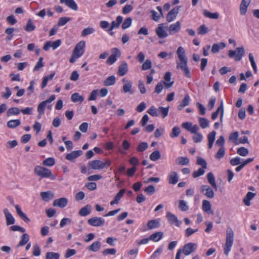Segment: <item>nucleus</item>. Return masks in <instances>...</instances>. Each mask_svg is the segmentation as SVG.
Segmentation results:
<instances>
[{
  "mask_svg": "<svg viewBox=\"0 0 259 259\" xmlns=\"http://www.w3.org/2000/svg\"><path fill=\"white\" fill-rule=\"evenodd\" d=\"M179 68L185 76L187 78L191 77V74L187 65V58L181 54V50H179Z\"/></svg>",
  "mask_w": 259,
  "mask_h": 259,
  "instance_id": "nucleus-1",
  "label": "nucleus"
},
{
  "mask_svg": "<svg viewBox=\"0 0 259 259\" xmlns=\"http://www.w3.org/2000/svg\"><path fill=\"white\" fill-rule=\"evenodd\" d=\"M34 173L41 178H50L51 180H55L56 176L52 174L50 169L46 167L37 165L34 169Z\"/></svg>",
  "mask_w": 259,
  "mask_h": 259,
  "instance_id": "nucleus-2",
  "label": "nucleus"
},
{
  "mask_svg": "<svg viewBox=\"0 0 259 259\" xmlns=\"http://www.w3.org/2000/svg\"><path fill=\"white\" fill-rule=\"evenodd\" d=\"M234 240V233L231 229L228 228L227 230L226 240L224 247V253L228 255L230 252Z\"/></svg>",
  "mask_w": 259,
  "mask_h": 259,
  "instance_id": "nucleus-3",
  "label": "nucleus"
},
{
  "mask_svg": "<svg viewBox=\"0 0 259 259\" xmlns=\"http://www.w3.org/2000/svg\"><path fill=\"white\" fill-rule=\"evenodd\" d=\"M197 247V244L195 243H188L186 244L183 249H179V258L180 257V254L183 252L185 255H188L195 251Z\"/></svg>",
  "mask_w": 259,
  "mask_h": 259,
  "instance_id": "nucleus-4",
  "label": "nucleus"
},
{
  "mask_svg": "<svg viewBox=\"0 0 259 259\" xmlns=\"http://www.w3.org/2000/svg\"><path fill=\"white\" fill-rule=\"evenodd\" d=\"M105 220L101 217H95L89 219L88 223L94 227H102L105 224Z\"/></svg>",
  "mask_w": 259,
  "mask_h": 259,
  "instance_id": "nucleus-5",
  "label": "nucleus"
},
{
  "mask_svg": "<svg viewBox=\"0 0 259 259\" xmlns=\"http://www.w3.org/2000/svg\"><path fill=\"white\" fill-rule=\"evenodd\" d=\"M244 54V50H230L228 55L230 58H234L235 61H240Z\"/></svg>",
  "mask_w": 259,
  "mask_h": 259,
  "instance_id": "nucleus-6",
  "label": "nucleus"
},
{
  "mask_svg": "<svg viewBox=\"0 0 259 259\" xmlns=\"http://www.w3.org/2000/svg\"><path fill=\"white\" fill-rule=\"evenodd\" d=\"M200 190L201 192L208 198H212L214 197V193L212 188L208 185H202Z\"/></svg>",
  "mask_w": 259,
  "mask_h": 259,
  "instance_id": "nucleus-7",
  "label": "nucleus"
},
{
  "mask_svg": "<svg viewBox=\"0 0 259 259\" xmlns=\"http://www.w3.org/2000/svg\"><path fill=\"white\" fill-rule=\"evenodd\" d=\"M224 106H223V101H221L220 105L218 108L217 110L212 113L211 114V119L214 120L218 116L219 113H220V120L222 122L224 116Z\"/></svg>",
  "mask_w": 259,
  "mask_h": 259,
  "instance_id": "nucleus-8",
  "label": "nucleus"
},
{
  "mask_svg": "<svg viewBox=\"0 0 259 259\" xmlns=\"http://www.w3.org/2000/svg\"><path fill=\"white\" fill-rule=\"evenodd\" d=\"M82 153V151L80 150L73 151L71 153L67 154L65 158L67 160L73 162L75 159L81 155Z\"/></svg>",
  "mask_w": 259,
  "mask_h": 259,
  "instance_id": "nucleus-9",
  "label": "nucleus"
},
{
  "mask_svg": "<svg viewBox=\"0 0 259 259\" xmlns=\"http://www.w3.org/2000/svg\"><path fill=\"white\" fill-rule=\"evenodd\" d=\"M3 212L6 217L7 225L10 226L13 225L15 223V220L12 214L9 212L8 209L5 208L3 210Z\"/></svg>",
  "mask_w": 259,
  "mask_h": 259,
  "instance_id": "nucleus-10",
  "label": "nucleus"
},
{
  "mask_svg": "<svg viewBox=\"0 0 259 259\" xmlns=\"http://www.w3.org/2000/svg\"><path fill=\"white\" fill-rule=\"evenodd\" d=\"M89 166L93 169H103V165H102V161L100 160H94L89 162Z\"/></svg>",
  "mask_w": 259,
  "mask_h": 259,
  "instance_id": "nucleus-11",
  "label": "nucleus"
},
{
  "mask_svg": "<svg viewBox=\"0 0 259 259\" xmlns=\"http://www.w3.org/2000/svg\"><path fill=\"white\" fill-rule=\"evenodd\" d=\"M61 44V39H57L55 41H47L45 42L42 49H57Z\"/></svg>",
  "mask_w": 259,
  "mask_h": 259,
  "instance_id": "nucleus-12",
  "label": "nucleus"
},
{
  "mask_svg": "<svg viewBox=\"0 0 259 259\" xmlns=\"http://www.w3.org/2000/svg\"><path fill=\"white\" fill-rule=\"evenodd\" d=\"M68 203V200L67 198L62 197L55 200L53 202V206L59 207L61 208L65 207Z\"/></svg>",
  "mask_w": 259,
  "mask_h": 259,
  "instance_id": "nucleus-13",
  "label": "nucleus"
},
{
  "mask_svg": "<svg viewBox=\"0 0 259 259\" xmlns=\"http://www.w3.org/2000/svg\"><path fill=\"white\" fill-rule=\"evenodd\" d=\"M178 13V6L171 10L166 16V20L170 22L172 21L177 17Z\"/></svg>",
  "mask_w": 259,
  "mask_h": 259,
  "instance_id": "nucleus-14",
  "label": "nucleus"
},
{
  "mask_svg": "<svg viewBox=\"0 0 259 259\" xmlns=\"http://www.w3.org/2000/svg\"><path fill=\"white\" fill-rule=\"evenodd\" d=\"M183 128L187 130L191 133H195L198 130L197 125H192V123L190 122H187L183 123L182 124Z\"/></svg>",
  "mask_w": 259,
  "mask_h": 259,
  "instance_id": "nucleus-15",
  "label": "nucleus"
},
{
  "mask_svg": "<svg viewBox=\"0 0 259 259\" xmlns=\"http://www.w3.org/2000/svg\"><path fill=\"white\" fill-rule=\"evenodd\" d=\"M122 81L124 82L123 85V91L125 93H128L131 95H133L134 92L132 90V82L130 80H126L125 78L122 79Z\"/></svg>",
  "mask_w": 259,
  "mask_h": 259,
  "instance_id": "nucleus-16",
  "label": "nucleus"
},
{
  "mask_svg": "<svg viewBox=\"0 0 259 259\" xmlns=\"http://www.w3.org/2000/svg\"><path fill=\"white\" fill-rule=\"evenodd\" d=\"M84 53V50H74L72 56L69 59L71 63H74L76 59L81 57Z\"/></svg>",
  "mask_w": 259,
  "mask_h": 259,
  "instance_id": "nucleus-17",
  "label": "nucleus"
},
{
  "mask_svg": "<svg viewBox=\"0 0 259 259\" xmlns=\"http://www.w3.org/2000/svg\"><path fill=\"white\" fill-rule=\"evenodd\" d=\"M61 4H64L70 9L74 10H78V6L75 2L74 0H60Z\"/></svg>",
  "mask_w": 259,
  "mask_h": 259,
  "instance_id": "nucleus-18",
  "label": "nucleus"
},
{
  "mask_svg": "<svg viewBox=\"0 0 259 259\" xmlns=\"http://www.w3.org/2000/svg\"><path fill=\"white\" fill-rule=\"evenodd\" d=\"M251 0H242L240 5V13L241 15H245Z\"/></svg>",
  "mask_w": 259,
  "mask_h": 259,
  "instance_id": "nucleus-19",
  "label": "nucleus"
},
{
  "mask_svg": "<svg viewBox=\"0 0 259 259\" xmlns=\"http://www.w3.org/2000/svg\"><path fill=\"white\" fill-rule=\"evenodd\" d=\"M128 71L127 64L125 61H122L119 65L118 70V74L120 76H124Z\"/></svg>",
  "mask_w": 259,
  "mask_h": 259,
  "instance_id": "nucleus-20",
  "label": "nucleus"
},
{
  "mask_svg": "<svg viewBox=\"0 0 259 259\" xmlns=\"http://www.w3.org/2000/svg\"><path fill=\"white\" fill-rule=\"evenodd\" d=\"M171 79V73L170 72H167L165 73L164 76L163 83L166 89H169L172 87L174 84V81H170Z\"/></svg>",
  "mask_w": 259,
  "mask_h": 259,
  "instance_id": "nucleus-21",
  "label": "nucleus"
},
{
  "mask_svg": "<svg viewBox=\"0 0 259 259\" xmlns=\"http://www.w3.org/2000/svg\"><path fill=\"white\" fill-rule=\"evenodd\" d=\"M123 21V17L121 16H118L116 19V21L111 22V27L108 29V31H111L114 28H117L119 27Z\"/></svg>",
  "mask_w": 259,
  "mask_h": 259,
  "instance_id": "nucleus-22",
  "label": "nucleus"
},
{
  "mask_svg": "<svg viewBox=\"0 0 259 259\" xmlns=\"http://www.w3.org/2000/svg\"><path fill=\"white\" fill-rule=\"evenodd\" d=\"M202 209L204 211L209 214H213V211L211 210V205L210 202L207 200L202 201Z\"/></svg>",
  "mask_w": 259,
  "mask_h": 259,
  "instance_id": "nucleus-23",
  "label": "nucleus"
},
{
  "mask_svg": "<svg viewBox=\"0 0 259 259\" xmlns=\"http://www.w3.org/2000/svg\"><path fill=\"white\" fill-rule=\"evenodd\" d=\"M40 196L42 199L46 202H48L54 197L53 193L51 191L41 192Z\"/></svg>",
  "mask_w": 259,
  "mask_h": 259,
  "instance_id": "nucleus-24",
  "label": "nucleus"
},
{
  "mask_svg": "<svg viewBox=\"0 0 259 259\" xmlns=\"http://www.w3.org/2000/svg\"><path fill=\"white\" fill-rule=\"evenodd\" d=\"M163 24H160L156 29V33L160 38H164L167 36L166 32L163 29Z\"/></svg>",
  "mask_w": 259,
  "mask_h": 259,
  "instance_id": "nucleus-25",
  "label": "nucleus"
},
{
  "mask_svg": "<svg viewBox=\"0 0 259 259\" xmlns=\"http://www.w3.org/2000/svg\"><path fill=\"white\" fill-rule=\"evenodd\" d=\"M207 179L208 183L211 185L212 188H213L215 191H217L218 187L215 181V178L213 174L210 172L207 175Z\"/></svg>",
  "mask_w": 259,
  "mask_h": 259,
  "instance_id": "nucleus-26",
  "label": "nucleus"
},
{
  "mask_svg": "<svg viewBox=\"0 0 259 259\" xmlns=\"http://www.w3.org/2000/svg\"><path fill=\"white\" fill-rule=\"evenodd\" d=\"M168 183L170 184H176L178 182L177 173L175 171H171L168 176Z\"/></svg>",
  "mask_w": 259,
  "mask_h": 259,
  "instance_id": "nucleus-27",
  "label": "nucleus"
},
{
  "mask_svg": "<svg viewBox=\"0 0 259 259\" xmlns=\"http://www.w3.org/2000/svg\"><path fill=\"white\" fill-rule=\"evenodd\" d=\"M256 195L255 193L248 192L246 196L244 197V198L243 199V202L244 203V204L247 206H249L250 205V201L252 200L253 197Z\"/></svg>",
  "mask_w": 259,
  "mask_h": 259,
  "instance_id": "nucleus-28",
  "label": "nucleus"
},
{
  "mask_svg": "<svg viewBox=\"0 0 259 259\" xmlns=\"http://www.w3.org/2000/svg\"><path fill=\"white\" fill-rule=\"evenodd\" d=\"M91 212V206L89 204L86 205L81 208L78 212L80 216L85 217L89 215Z\"/></svg>",
  "mask_w": 259,
  "mask_h": 259,
  "instance_id": "nucleus-29",
  "label": "nucleus"
},
{
  "mask_svg": "<svg viewBox=\"0 0 259 259\" xmlns=\"http://www.w3.org/2000/svg\"><path fill=\"white\" fill-rule=\"evenodd\" d=\"M29 240V235L26 233H24L21 236V240L19 243L17 244V247H20L26 244Z\"/></svg>",
  "mask_w": 259,
  "mask_h": 259,
  "instance_id": "nucleus-30",
  "label": "nucleus"
},
{
  "mask_svg": "<svg viewBox=\"0 0 259 259\" xmlns=\"http://www.w3.org/2000/svg\"><path fill=\"white\" fill-rule=\"evenodd\" d=\"M166 217L170 224H175L176 226H178V220L175 215L172 214L170 212H168L166 213Z\"/></svg>",
  "mask_w": 259,
  "mask_h": 259,
  "instance_id": "nucleus-31",
  "label": "nucleus"
},
{
  "mask_svg": "<svg viewBox=\"0 0 259 259\" xmlns=\"http://www.w3.org/2000/svg\"><path fill=\"white\" fill-rule=\"evenodd\" d=\"M101 243L100 241L94 242L87 249L94 252L98 251L101 248Z\"/></svg>",
  "mask_w": 259,
  "mask_h": 259,
  "instance_id": "nucleus-32",
  "label": "nucleus"
},
{
  "mask_svg": "<svg viewBox=\"0 0 259 259\" xmlns=\"http://www.w3.org/2000/svg\"><path fill=\"white\" fill-rule=\"evenodd\" d=\"M190 98L188 94H186L183 100L179 104V110H181L189 104Z\"/></svg>",
  "mask_w": 259,
  "mask_h": 259,
  "instance_id": "nucleus-33",
  "label": "nucleus"
},
{
  "mask_svg": "<svg viewBox=\"0 0 259 259\" xmlns=\"http://www.w3.org/2000/svg\"><path fill=\"white\" fill-rule=\"evenodd\" d=\"M163 235V232H157L151 234L149 238L150 240L155 242H157L162 238Z\"/></svg>",
  "mask_w": 259,
  "mask_h": 259,
  "instance_id": "nucleus-34",
  "label": "nucleus"
},
{
  "mask_svg": "<svg viewBox=\"0 0 259 259\" xmlns=\"http://www.w3.org/2000/svg\"><path fill=\"white\" fill-rule=\"evenodd\" d=\"M20 110L18 107H12L9 108L6 113V115L8 117L12 115H17L20 114Z\"/></svg>",
  "mask_w": 259,
  "mask_h": 259,
  "instance_id": "nucleus-35",
  "label": "nucleus"
},
{
  "mask_svg": "<svg viewBox=\"0 0 259 259\" xmlns=\"http://www.w3.org/2000/svg\"><path fill=\"white\" fill-rule=\"evenodd\" d=\"M203 15L207 18L213 19H217L219 17V14L218 12L212 13L206 10L203 11Z\"/></svg>",
  "mask_w": 259,
  "mask_h": 259,
  "instance_id": "nucleus-36",
  "label": "nucleus"
},
{
  "mask_svg": "<svg viewBox=\"0 0 259 259\" xmlns=\"http://www.w3.org/2000/svg\"><path fill=\"white\" fill-rule=\"evenodd\" d=\"M71 101L74 103L80 102L82 103L84 100L83 96L79 95L77 93H75L71 95Z\"/></svg>",
  "mask_w": 259,
  "mask_h": 259,
  "instance_id": "nucleus-37",
  "label": "nucleus"
},
{
  "mask_svg": "<svg viewBox=\"0 0 259 259\" xmlns=\"http://www.w3.org/2000/svg\"><path fill=\"white\" fill-rule=\"evenodd\" d=\"M21 124V121L20 119H13L9 120L7 122V126L9 128H14Z\"/></svg>",
  "mask_w": 259,
  "mask_h": 259,
  "instance_id": "nucleus-38",
  "label": "nucleus"
},
{
  "mask_svg": "<svg viewBox=\"0 0 259 259\" xmlns=\"http://www.w3.org/2000/svg\"><path fill=\"white\" fill-rule=\"evenodd\" d=\"M159 226L160 223L156 220H150L147 223V227L150 230L157 228L159 227Z\"/></svg>",
  "mask_w": 259,
  "mask_h": 259,
  "instance_id": "nucleus-39",
  "label": "nucleus"
},
{
  "mask_svg": "<svg viewBox=\"0 0 259 259\" xmlns=\"http://www.w3.org/2000/svg\"><path fill=\"white\" fill-rule=\"evenodd\" d=\"M115 81L116 78L115 76L111 75L104 80V84L106 86H111L115 84Z\"/></svg>",
  "mask_w": 259,
  "mask_h": 259,
  "instance_id": "nucleus-40",
  "label": "nucleus"
},
{
  "mask_svg": "<svg viewBox=\"0 0 259 259\" xmlns=\"http://www.w3.org/2000/svg\"><path fill=\"white\" fill-rule=\"evenodd\" d=\"M60 254L58 252H48L46 255V259H59Z\"/></svg>",
  "mask_w": 259,
  "mask_h": 259,
  "instance_id": "nucleus-41",
  "label": "nucleus"
},
{
  "mask_svg": "<svg viewBox=\"0 0 259 259\" xmlns=\"http://www.w3.org/2000/svg\"><path fill=\"white\" fill-rule=\"evenodd\" d=\"M47 104L48 103L45 101L40 102L38 104L37 106V112L39 114H44L45 113V109Z\"/></svg>",
  "mask_w": 259,
  "mask_h": 259,
  "instance_id": "nucleus-42",
  "label": "nucleus"
},
{
  "mask_svg": "<svg viewBox=\"0 0 259 259\" xmlns=\"http://www.w3.org/2000/svg\"><path fill=\"white\" fill-rule=\"evenodd\" d=\"M35 29V26L33 24L31 19H29L24 29L27 32H31Z\"/></svg>",
  "mask_w": 259,
  "mask_h": 259,
  "instance_id": "nucleus-43",
  "label": "nucleus"
},
{
  "mask_svg": "<svg viewBox=\"0 0 259 259\" xmlns=\"http://www.w3.org/2000/svg\"><path fill=\"white\" fill-rule=\"evenodd\" d=\"M55 164V160L53 157H49L44 160L42 162V165L47 166H52Z\"/></svg>",
  "mask_w": 259,
  "mask_h": 259,
  "instance_id": "nucleus-44",
  "label": "nucleus"
},
{
  "mask_svg": "<svg viewBox=\"0 0 259 259\" xmlns=\"http://www.w3.org/2000/svg\"><path fill=\"white\" fill-rule=\"evenodd\" d=\"M160 157H161V154L160 153V152L158 150H155V151H153L150 155V159L153 161H157L160 158Z\"/></svg>",
  "mask_w": 259,
  "mask_h": 259,
  "instance_id": "nucleus-45",
  "label": "nucleus"
},
{
  "mask_svg": "<svg viewBox=\"0 0 259 259\" xmlns=\"http://www.w3.org/2000/svg\"><path fill=\"white\" fill-rule=\"evenodd\" d=\"M71 20V18L63 17L59 18L57 25L58 26H62L65 25L68 22Z\"/></svg>",
  "mask_w": 259,
  "mask_h": 259,
  "instance_id": "nucleus-46",
  "label": "nucleus"
},
{
  "mask_svg": "<svg viewBox=\"0 0 259 259\" xmlns=\"http://www.w3.org/2000/svg\"><path fill=\"white\" fill-rule=\"evenodd\" d=\"M237 153L241 156H246L248 154L249 151L247 148L242 147L238 148Z\"/></svg>",
  "mask_w": 259,
  "mask_h": 259,
  "instance_id": "nucleus-47",
  "label": "nucleus"
},
{
  "mask_svg": "<svg viewBox=\"0 0 259 259\" xmlns=\"http://www.w3.org/2000/svg\"><path fill=\"white\" fill-rule=\"evenodd\" d=\"M117 51L116 53L112 54L110 57L107 59L106 61V63L108 64L112 65L117 60V53L119 50H116Z\"/></svg>",
  "mask_w": 259,
  "mask_h": 259,
  "instance_id": "nucleus-48",
  "label": "nucleus"
},
{
  "mask_svg": "<svg viewBox=\"0 0 259 259\" xmlns=\"http://www.w3.org/2000/svg\"><path fill=\"white\" fill-rule=\"evenodd\" d=\"M148 147V144L146 142H141L138 145L137 150L138 152H143L146 150Z\"/></svg>",
  "mask_w": 259,
  "mask_h": 259,
  "instance_id": "nucleus-49",
  "label": "nucleus"
},
{
  "mask_svg": "<svg viewBox=\"0 0 259 259\" xmlns=\"http://www.w3.org/2000/svg\"><path fill=\"white\" fill-rule=\"evenodd\" d=\"M199 122L200 124V126L202 128H206L208 126V124H209L208 120L206 118H203V117L199 118Z\"/></svg>",
  "mask_w": 259,
  "mask_h": 259,
  "instance_id": "nucleus-50",
  "label": "nucleus"
},
{
  "mask_svg": "<svg viewBox=\"0 0 259 259\" xmlns=\"http://www.w3.org/2000/svg\"><path fill=\"white\" fill-rule=\"evenodd\" d=\"M132 23V19L131 17H128L125 19L123 22L121 27L123 29L128 28Z\"/></svg>",
  "mask_w": 259,
  "mask_h": 259,
  "instance_id": "nucleus-51",
  "label": "nucleus"
},
{
  "mask_svg": "<svg viewBox=\"0 0 259 259\" xmlns=\"http://www.w3.org/2000/svg\"><path fill=\"white\" fill-rule=\"evenodd\" d=\"M225 154V149L224 147H221L215 155V157L219 160L222 159Z\"/></svg>",
  "mask_w": 259,
  "mask_h": 259,
  "instance_id": "nucleus-52",
  "label": "nucleus"
},
{
  "mask_svg": "<svg viewBox=\"0 0 259 259\" xmlns=\"http://www.w3.org/2000/svg\"><path fill=\"white\" fill-rule=\"evenodd\" d=\"M249 60L250 62V63H251V66L253 68V71L254 72V73H257V67H256V63L254 61V57L252 55V54L250 53L249 54Z\"/></svg>",
  "mask_w": 259,
  "mask_h": 259,
  "instance_id": "nucleus-53",
  "label": "nucleus"
},
{
  "mask_svg": "<svg viewBox=\"0 0 259 259\" xmlns=\"http://www.w3.org/2000/svg\"><path fill=\"white\" fill-rule=\"evenodd\" d=\"M205 169L202 168H200L197 170L194 171L192 174V176L194 178H196L198 177L203 175Z\"/></svg>",
  "mask_w": 259,
  "mask_h": 259,
  "instance_id": "nucleus-54",
  "label": "nucleus"
},
{
  "mask_svg": "<svg viewBox=\"0 0 259 259\" xmlns=\"http://www.w3.org/2000/svg\"><path fill=\"white\" fill-rule=\"evenodd\" d=\"M197 164L201 165L202 168L205 169L207 168V163L206 161L201 157H198L197 159Z\"/></svg>",
  "mask_w": 259,
  "mask_h": 259,
  "instance_id": "nucleus-55",
  "label": "nucleus"
},
{
  "mask_svg": "<svg viewBox=\"0 0 259 259\" xmlns=\"http://www.w3.org/2000/svg\"><path fill=\"white\" fill-rule=\"evenodd\" d=\"M179 208L184 211L189 209V206L184 200H179Z\"/></svg>",
  "mask_w": 259,
  "mask_h": 259,
  "instance_id": "nucleus-56",
  "label": "nucleus"
},
{
  "mask_svg": "<svg viewBox=\"0 0 259 259\" xmlns=\"http://www.w3.org/2000/svg\"><path fill=\"white\" fill-rule=\"evenodd\" d=\"M195 135L193 137V139L195 143L200 142L203 139V136L202 134L200 133H197V131L194 133Z\"/></svg>",
  "mask_w": 259,
  "mask_h": 259,
  "instance_id": "nucleus-57",
  "label": "nucleus"
},
{
  "mask_svg": "<svg viewBox=\"0 0 259 259\" xmlns=\"http://www.w3.org/2000/svg\"><path fill=\"white\" fill-rule=\"evenodd\" d=\"M208 31V28L204 24L201 25L198 29L199 34L203 35L207 33Z\"/></svg>",
  "mask_w": 259,
  "mask_h": 259,
  "instance_id": "nucleus-58",
  "label": "nucleus"
},
{
  "mask_svg": "<svg viewBox=\"0 0 259 259\" xmlns=\"http://www.w3.org/2000/svg\"><path fill=\"white\" fill-rule=\"evenodd\" d=\"M147 112L152 116L156 117L158 116V113L157 112V109L155 108L154 106H151L148 110Z\"/></svg>",
  "mask_w": 259,
  "mask_h": 259,
  "instance_id": "nucleus-59",
  "label": "nucleus"
},
{
  "mask_svg": "<svg viewBox=\"0 0 259 259\" xmlns=\"http://www.w3.org/2000/svg\"><path fill=\"white\" fill-rule=\"evenodd\" d=\"M43 58L40 57L36 64L34 66L33 68V71H38L40 68L44 66V64L42 63Z\"/></svg>",
  "mask_w": 259,
  "mask_h": 259,
  "instance_id": "nucleus-60",
  "label": "nucleus"
},
{
  "mask_svg": "<svg viewBox=\"0 0 259 259\" xmlns=\"http://www.w3.org/2000/svg\"><path fill=\"white\" fill-rule=\"evenodd\" d=\"M95 30L93 28L88 27L84 28L81 32V36H85L87 35L90 34L94 32Z\"/></svg>",
  "mask_w": 259,
  "mask_h": 259,
  "instance_id": "nucleus-61",
  "label": "nucleus"
},
{
  "mask_svg": "<svg viewBox=\"0 0 259 259\" xmlns=\"http://www.w3.org/2000/svg\"><path fill=\"white\" fill-rule=\"evenodd\" d=\"M116 252V250L115 248H108L104 250L102 253L104 255H107L108 254L114 255Z\"/></svg>",
  "mask_w": 259,
  "mask_h": 259,
  "instance_id": "nucleus-62",
  "label": "nucleus"
},
{
  "mask_svg": "<svg viewBox=\"0 0 259 259\" xmlns=\"http://www.w3.org/2000/svg\"><path fill=\"white\" fill-rule=\"evenodd\" d=\"M241 159L239 157H236L232 158L230 161V163L232 165H237L241 163Z\"/></svg>",
  "mask_w": 259,
  "mask_h": 259,
  "instance_id": "nucleus-63",
  "label": "nucleus"
},
{
  "mask_svg": "<svg viewBox=\"0 0 259 259\" xmlns=\"http://www.w3.org/2000/svg\"><path fill=\"white\" fill-rule=\"evenodd\" d=\"M151 67V61L150 60H146V61L143 64L142 69L143 70H148Z\"/></svg>",
  "mask_w": 259,
  "mask_h": 259,
  "instance_id": "nucleus-64",
  "label": "nucleus"
}]
</instances>
